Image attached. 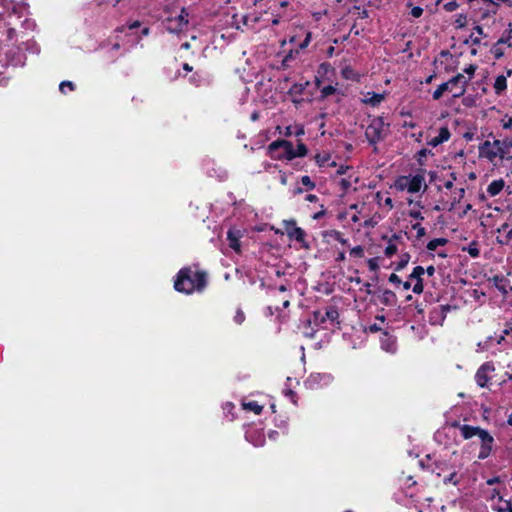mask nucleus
<instances>
[{"mask_svg": "<svg viewBox=\"0 0 512 512\" xmlns=\"http://www.w3.org/2000/svg\"><path fill=\"white\" fill-rule=\"evenodd\" d=\"M495 372V367L492 363H484L480 366L475 374V380L478 386L487 387L489 381L492 379Z\"/></svg>", "mask_w": 512, "mask_h": 512, "instance_id": "nucleus-10", "label": "nucleus"}, {"mask_svg": "<svg viewBox=\"0 0 512 512\" xmlns=\"http://www.w3.org/2000/svg\"><path fill=\"white\" fill-rule=\"evenodd\" d=\"M389 281L392 283H400V279L396 274H391L389 277Z\"/></svg>", "mask_w": 512, "mask_h": 512, "instance_id": "nucleus-46", "label": "nucleus"}, {"mask_svg": "<svg viewBox=\"0 0 512 512\" xmlns=\"http://www.w3.org/2000/svg\"><path fill=\"white\" fill-rule=\"evenodd\" d=\"M475 69H476V68H475V66H473V65H470L469 67H467V68L465 69V72L469 75V78L474 74Z\"/></svg>", "mask_w": 512, "mask_h": 512, "instance_id": "nucleus-45", "label": "nucleus"}, {"mask_svg": "<svg viewBox=\"0 0 512 512\" xmlns=\"http://www.w3.org/2000/svg\"><path fill=\"white\" fill-rule=\"evenodd\" d=\"M165 25L171 33L182 32L188 26V13L184 8L170 12L165 19Z\"/></svg>", "mask_w": 512, "mask_h": 512, "instance_id": "nucleus-7", "label": "nucleus"}, {"mask_svg": "<svg viewBox=\"0 0 512 512\" xmlns=\"http://www.w3.org/2000/svg\"><path fill=\"white\" fill-rule=\"evenodd\" d=\"M412 290L416 294H420V293L423 292V284H422V280L421 279L417 280V282L412 287Z\"/></svg>", "mask_w": 512, "mask_h": 512, "instance_id": "nucleus-35", "label": "nucleus"}, {"mask_svg": "<svg viewBox=\"0 0 512 512\" xmlns=\"http://www.w3.org/2000/svg\"><path fill=\"white\" fill-rule=\"evenodd\" d=\"M13 38V29H8L7 31V39L10 41Z\"/></svg>", "mask_w": 512, "mask_h": 512, "instance_id": "nucleus-54", "label": "nucleus"}, {"mask_svg": "<svg viewBox=\"0 0 512 512\" xmlns=\"http://www.w3.org/2000/svg\"><path fill=\"white\" fill-rule=\"evenodd\" d=\"M425 272L429 275V276H433L434 273H435V268L433 266H429Z\"/></svg>", "mask_w": 512, "mask_h": 512, "instance_id": "nucleus-49", "label": "nucleus"}, {"mask_svg": "<svg viewBox=\"0 0 512 512\" xmlns=\"http://www.w3.org/2000/svg\"><path fill=\"white\" fill-rule=\"evenodd\" d=\"M450 138V131L447 127H441L439 129L438 135L435 137H431L428 140V145L432 147H436L446 141H448Z\"/></svg>", "mask_w": 512, "mask_h": 512, "instance_id": "nucleus-17", "label": "nucleus"}, {"mask_svg": "<svg viewBox=\"0 0 512 512\" xmlns=\"http://www.w3.org/2000/svg\"><path fill=\"white\" fill-rule=\"evenodd\" d=\"M500 123L503 129L510 131L512 134V113L504 115Z\"/></svg>", "mask_w": 512, "mask_h": 512, "instance_id": "nucleus-24", "label": "nucleus"}, {"mask_svg": "<svg viewBox=\"0 0 512 512\" xmlns=\"http://www.w3.org/2000/svg\"><path fill=\"white\" fill-rule=\"evenodd\" d=\"M283 226L287 235L290 238L295 239L299 242H302L304 240L305 233L300 227L296 226V222L294 220H284Z\"/></svg>", "mask_w": 512, "mask_h": 512, "instance_id": "nucleus-12", "label": "nucleus"}, {"mask_svg": "<svg viewBox=\"0 0 512 512\" xmlns=\"http://www.w3.org/2000/svg\"><path fill=\"white\" fill-rule=\"evenodd\" d=\"M499 482V478L498 477H495V478H491V479H488L487 480V484L488 485H493L495 483Z\"/></svg>", "mask_w": 512, "mask_h": 512, "instance_id": "nucleus-52", "label": "nucleus"}, {"mask_svg": "<svg viewBox=\"0 0 512 512\" xmlns=\"http://www.w3.org/2000/svg\"><path fill=\"white\" fill-rule=\"evenodd\" d=\"M425 273V269L421 266H417L413 269L410 278H415L416 280L421 279V276Z\"/></svg>", "mask_w": 512, "mask_h": 512, "instance_id": "nucleus-30", "label": "nucleus"}, {"mask_svg": "<svg viewBox=\"0 0 512 512\" xmlns=\"http://www.w3.org/2000/svg\"><path fill=\"white\" fill-rule=\"evenodd\" d=\"M482 36H484L483 28L481 26H476L471 34L472 41L474 43H479Z\"/></svg>", "mask_w": 512, "mask_h": 512, "instance_id": "nucleus-27", "label": "nucleus"}, {"mask_svg": "<svg viewBox=\"0 0 512 512\" xmlns=\"http://www.w3.org/2000/svg\"><path fill=\"white\" fill-rule=\"evenodd\" d=\"M285 134L288 136H291V135L300 136V135L304 134V128L302 126H295V127L289 126L286 128Z\"/></svg>", "mask_w": 512, "mask_h": 512, "instance_id": "nucleus-26", "label": "nucleus"}, {"mask_svg": "<svg viewBox=\"0 0 512 512\" xmlns=\"http://www.w3.org/2000/svg\"><path fill=\"white\" fill-rule=\"evenodd\" d=\"M281 183L283 185H286L287 184V178H286V175L285 174H282L281 175V179H280Z\"/></svg>", "mask_w": 512, "mask_h": 512, "instance_id": "nucleus-56", "label": "nucleus"}, {"mask_svg": "<svg viewBox=\"0 0 512 512\" xmlns=\"http://www.w3.org/2000/svg\"><path fill=\"white\" fill-rule=\"evenodd\" d=\"M507 87V78L504 75H499L494 82V89L497 94L502 93Z\"/></svg>", "mask_w": 512, "mask_h": 512, "instance_id": "nucleus-22", "label": "nucleus"}, {"mask_svg": "<svg viewBox=\"0 0 512 512\" xmlns=\"http://www.w3.org/2000/svg\"><path fill=\"white\" fill-rule=\"evenodd\" d=\"M140 26V23L138 21H135L129 25L130 29H134Z\"/></svg>", "mask_w": 512, "mask_h": 512, "instance_id": "nucleus-55", "label": "nucleus"}, {"mask_svg": "<svg viewBox=\"0 0 512 512\" xmlns=\"http://www.w3.org/2000/svg\"><path fill=\"white\" fill-rule=\"evenodd\" d=\"M423 13V9L421 7H413L411 9V15L415 18H419Z\"/></svg>", "mask_w": 512, "mask_h": 512, "instance_id": "nucleus-41", "label": "nucleus"}, {"mask_svg": "<svg viewBox=\"0 0 512 512\" xmlns=\"http://www.w3.org/2000/svg\"><path fill=\"white\" fill-rule=\"evenodd\" d=\"M381 347L383 350L389 353H394L396 351V340L393 336L388 333H383V336L380 340Z\"/></svg>", "mask_w": 512, "mask_h": 512, "instance_id": "nucleus-18", "label": "nucleus"}, {"mask_svg": "<svg viewBox=\"0 0 512 512\" xmlns=\"http://www.w3.org/2000/svg\"><path fill=\"white\" fill-rule=\"evenodd\" d=\"M206 284V276L203 272L183 268L179 271L174 282V288L178 292L190 294L194 291H201Z\"/></svg>", "mask_w": 512, "mask_h": 512, "instance_id": "nucleus-1", "label": "nucleus"}, {"mask_svg": "<svg viewBox=\"0 0 512 512\" xmlns=\"http://www.w3.org/2000/svg\"><path fill=\"white\" fill-rule=\"evenodd\" d=\"M387 133V125L381 118H374L366 128V137L375 143L381 140Z\"/></svg>", "mask_w": 512, "mask_h": 512, "instance_id": "nucleus-8", "label": "nucleus"}, {"mask_svg": "<svg viewBox=\"0 0 512 512\" xmlns=\"http://www.w3.org/2000/svg\"><path fill=\"white\" fill-rule=\"evenodd\" d=\"M245 320V316H244V313L240 310H238L234 316V321L237 323V324H242Z\"/></svg>", "mask_w": 512, "mask_h": 512, "instance_id": "nucleus-37", "label": "nucleus"}, {"mask_svg": "<svg viewBox=\"0 0 512 512\" xmlns=\"http://www.w3.org/2000/svg\"><path fill=\"white\" fill-rule=\"evenodd\" d=\"M59 89L62 93H66V89L72 91L74 89V85L72 82L70 81H63L60 86H59Z\"/></svg>", "mask_w": 512, "mask_h": 512, "instance_id": "nucleus-31", "label": "nucleus"}, {"mask_svg": "<svg viewBox=\"0 0 512 512\" xmlns=\"http://www.w3.org/2000/svg\"><path fill=\"white\" fill-rule=\"evenodd\" d=\"M446 243V239L444 238H436L428 242L427 249L429 251L436 250L439 246H443Z\"/></svg>", "mask_w": 512, "mask_h": 512, "instance_id": "nucleus-25", "label": "nucleus"}, {"mask_svg": "<svg viewBox=\"0 0 512 512\" xmlns=\"http://www.w3.org/2000/svg\"><path fill=\"white\" fill-rule=\"evenodd\" d=\"M460 433L464 439H470L475 436L478 437L480 441L479 459H486L491 454L494 438L488 431L480 427L462 425L460 426Z\"/></svg>", "mask_w": 512, "mask_h": 512, "instance_id": "nucleus-2", "label": "nucleus"}, {"mask_svg": "<svg viewBox=\"0 0 512 512\" xmlns=\"http://www.w3.org/2000/svg\"><path fill=\"white\" fill-rule=\"evenodd\" d=\"M243 233L241 230L236 228L229 229L227 233V239L229 242L230 248H232L235 252H240V239L242 237Z\"/></svg>", "mask_w": 512, "mask_h": 512, "instance_id": "nucleus-15", "label": "nucleus"}, {"mask_svg": "<svg viewBox=\"0 0 512 512\" xmlns=\"http://www.w3.org/2000/svg\"><path fill=\"white\" fill-rule=\"evenodd\" d=\"M489 498L492 501L493 509L497 512H512L511 503L504 500L498 491L493 490Z\"/></svg>", "mask_w": 512, "mask_h": 512, "instance_id": "nucleus-11", "label": "nucleus"}, {"mask_svg": "<svg viewBox=\"0 0 512 512\" xmlns=\"http://www.w3.org/2000/svg\"><path fill=\"white\" fill-rule=\"evenodd\" d=\"M301 183L306 186L308 189H313L315 187L314 182L310 179L309 176H303L301 178Z\"/></svg>", "mask_w": 512, "mask_h": 512, "instance_id": "nucleus-33", "label": "nucleus"}, {"mask_svg": "<svg viewBox=\"0 0 512 512\" xmlns=\"http://www.w3.org/2000/svg\"><path fill=\"white\" fill-rule=\"evenodd\" d=\"M370 330H371V331H378V330H380V328H379V327H377V326H376V324H374V325H372V326L370 327Z\"/></svg>", "mask_w": 512, "mask_h": 512, "instance_id": "nucleus-59", "label": "nucleus"}, {"mask_svg": "<svg viewBox=\"0 0 512 512\" xmlns=\"http://www.w3.org/2000/svg\"><path fill=\"white\" fill-rule=\"evenodd\" d=\"M367 264L370 268V270L375 271L378 269V259L377 258H371L367 261Z\"/></svg>", "mask_w": 512, "mask_h": 512, "instance_id": "nucleus-40", "label": "nucleus"}, {"mask_svg": "<svg viewBox=\"0 0 512 512\" xmlns=\"http://www.w3.org/2000/svg\"><path fill=\"white\" fill-rule=\"evenodd\" d=\"M351 72H352L351 70L346 69V70H344V71H343V74H344V76H345L346 78H350V77H351V75H350V74H351Z\"/></svg>", "mask_w": 512, "mask_h": 512, "instance_id": "nucleus-57", "label": "nucleus"}, {"mask_svg": "<svg viewBox=\"0 0 512 512\" xmlns=\"http://www.w3.org/2000/svg\"><path fill=\"white\" fill-rule=\"evenodd\" d=\"M324 214H325V210H324V209H322L321 211H319V212H317V213H315V214L313 215V219H319V218H320L321 216H323Z\"/></svg>", "mask_w": 512, "mask_h": 512, "instance_id": "nucleus-51", "label": "nucleus"}, {"mask_svg": "<svg viewBox=\"0 0 512 512\" xmlns=\"http://www.w3.org/2000/svg\"><path fill=\"white\" fill-rule=\"evenodd\" d=\"M268 149L271 157L275 159L290 160L295 157L304 156L307 153V148L303 143H299L297 147L294 148L292 143L286 140L274 141L269 145Z\"/></svg>", "mask_w": 512, "mask_h": 512, "instance_id": "nucleus-3", "label": "nucleus"}, {"mask_svg": "<svg viewBox=\"0 0 512 512\" xmlns=\"http://www.w3.org/2000/svg\"><path fill=\"white\" fill-rule=\"evenodd\" d=\"M392 188L397 191L418 193L427 188L425 177L422 174L399 176L394 181Z\"/></svg>", "mask_w": 512, "mask_h": 512, "instance_id": "nucleus-4", "label": "nucleus"}, {"mask_svg": "<svg viewBox=\"0 0 512 512\" xmlns=\"http://www.w3.org/2000/svg\"><path fill=\"white\" fill-rule=\"evenodd\" d=\"M410 287H411V283H410V282H408V281H407V282H404V283H403V288H404V289H406V290H407V289H410Z\"/></svg>", "mask_w": 512, "mask_h": 512, "instance_id": "nucleus-58", "label": "nucleus"}, {"mask_svg": "<svg viewBox=\"0 0 512 512\" xmlns=\"http://www.w3.org/2000/svg\"><path fill=\"white\" fill-rule=\"evenodd\" d=\"M347 169H348L347 166H340L339 169L337 170V173L342 175L346 172Z\"/></svg>", "mask_w": 512, "mask_h": 512, "instance_id": "nucleus-53", "label": "nucleus"}, {"mask_svg": "<svg viewBox=\"0 0 512 512\" xmlns=\"http://www.w3.org/2000/svg\"><path fill=\"white\" fill-rule=\"evenodd\" d=\"M444 482H445V483H453V484H456V483H457L456 474H455V473H452L449 477H447V478H445V479H444Z\"/></svg>", "mask_w": 512, "mask_h": 512, "instance_id": "nucleus-42", "label": "nucleus"}, {"mask_svg": "<svg viewBox=\"0 0 512 512\" xmlns=\"http://www.w3.org/2000/svg\"><path fill=\"white\" fill-rule=\"evenodd\" d=\"M317 164L321 167L336 166L334 161H331V155L327 152L319 153L315 156Z\"/></svg>", "mask_w": 512, "mask_h": 512, "instance_id": "nucleus-20", "label": "nucleus"}, {"mask_svg": "<svg viewBox=\"0 0 512 512\" xmlns=\"http://www.w3.org/2000/svg\"><path fill=\"white\" fill-rule=\"evenodd\" d=\"M467 21H466V17L464 15H458L456 20H455V24L458 28H462L466 25Z\"/></svg>", "mask_w": 512, "mask_h": 512, "instance_id": "nucleus-34", "label": "nucleus"}, {"mask_svg": "<svg viewBox=\"0 0 512 512\" xmlns=\"http://www.w3.org/2000/svg\"><path fill=\"white\" fill-rule=\"evenodd\" d=\"M504 187V181L503 180H495L491 182L487 187V192L491 196H496L499 194Z\"/></svg>", "mask_w": 512, "mask_h": 512, "instance_id": "nucleus-21", "label": "nucleus"}, {"mask_svg": "<svg viewBox=\"0 0 512 512\" xmlns=\"http://www.w3.org/2000/svg\"><path fill=\"white\" fill-rule=\"evenodd\" d=\"M305 34V40L299 45L300 49H303L308 46L311 40V33L307 31H303Z\"/></svg>", "mask_w": 512, "mask_h": 512, "instance_id": "nucleus-39", "label": "nucleus"}, {"mask_svg": "<svg viewBox=\"0 0 512 512\" xmlns=\"http://www.w3.org/2000/svg\"><path fill=\"white\" fill-rule=\"evenodd\" d=\"M183 67H184V69H185L186 71H191V70H192V67H191V66H189L188 64H184V66H183Z\"/></svg>", "mask_w": 512, "mask_h": 512, "instance_id": "nucleus-61", "label": "nucleus"}, {"mask_svg": "<svg viewBox=\"0 0 512 512\" xmlns=\"http://www.w3.org/2000/svg\"><path fill=\"white\" fill-rule=\"evenodd\" d=\"M317 196L316 195H313V194H309L306 196V200L309 201V202H316L317 201Z\"/></svg>", "mask_w": 512, "mask_h": 512, "instance_id": "nucleus-48", "label": "nucleus"}, {"mask_svg": "<svg viewBox=\"0 0 512 512\" xmlns=\"http://www.w3.org/2000/svg\"><path fill=\"white\" fill-rule=\"evenodd\" d=\"M463 250L467 251L468 254L473 258L479 256V249L477 248V245L475 243H471L467 248H464Z\"/></svg>", "mask_w": 512, "mask_h": 512, "instance_id": "nucleus-28", "label": "nucleus"}, {"mask_svg": "<svg viewBox=\"0 0 512 512\" xmlns=\"http://www.w3.org/2000/svg\"><path fill=\"white\" fill-rule=\"evenodd\" d=\"M510 144L500 140H486L479 146V154L481 157L494 162L496 159H503L507 154Z\"/></svg>", "mask_w": 512, "mask_h": 512, "instance_id": "nucleus-5", "label": "nucleus"}, {"mask_svg": "<svg viewBox=\"0 0 512 512\" xmlns=\"http://www.w3.org/2000/svg\"><path fill=\"white\" fill-rule=\"evenodd\" d=\"M401 237L398 235H393L388 240V245L385 248V255L387 257H392L396 252L398 251V243L400 241Z\"/></svg>", "mask_w": 512, "mask_h": 512, "instance_id": "nucleus-19", "label": "nucleus"}, {"mask_svg": "<svg viewBox=\"0 0 512 512\" xmlns=\"http://www.w3.org/2000/svg\"><path fill=\"white\" fill-rule=\"evenodd\" d=\"M469 79H467L464 75L458 74L457 76L451 78L449 81L442 83L433 93V98L438 100L442 97V95L449 91L453 94L454 97H460L465 92V87L468 83Z\"/></svg>", "mask_w": 512, "mask_h": 512, "instance_id": "nucleus-6", "label": "nucleus"}, {"mask_svg": "<svg viewBox=\"0 0 512 512\" xmlns=\"http://www.w3.org/2000/svg\"><path fill=\"white\" fill-rule=\"evenodd\" d=\"M289 41L290 43H296V37L292 36Z\"/></svg>", "mask_w": 512, "mask_h": 512, "instance_id": "nucleus-64", "label": "nucleus"}, {"mask_svg": "<svg viewBox=\"0 0 512 512\" xmlns=\"http://www.w3.org/2000/svg\"><path fill=\"white\" fill-rule=\"evenodd\" d=\"M258 21V18L257 17H253L252 16H245L244 17V24L245 25H250V22H257Z\"/></svg>", "mask_w": 512, "mask_h": 512, "instance_id": "nucleus-43", "label": "nucleus"}, {"mask_svg": "<svg viewBox=\"0 0 512 512\" xmlns=\"http://www.w3.org/2000/svg\"><path fill=\"white\" fill-rule=\"evenodd\" d=\"M456 3L455 2H450V3H447L445 5V8L448 10V11H453L455 8H456Z\"/></svg>", "mask_w": 512, "mask_h": 512, "instance_id": "nucleus-47", "label": "nucleus"}, {"mask_svg": "<svg viewBox=\"0 0 512 512\" xmlns=\"http://www.w3.org/2000/svg\"><path fill=\"white\" fill-rule=\"evenodd\" d=\"M408 261H409V255L408 254L403 255L400 266L403 267L404 265L407 264Z\"/></svg>", "mask_w": 512, "mask_h": 512, "instance_id": "nucleus-50", "label": "nucleus"}, {"mask_svg": "<svg viewBox=\"0 0 512 512\" xmlns=\"http://www.w3.org/2000/svg\"><path fill=\"white\" fill-rule=\"evenodd\" d=\"M340 185L342 186V188L344 190H348L349 188H351L352 187L351 177H349L347 179L346 178L341 179Z\"/></svg>", "mask_w": 512, "mask_h": 512, "instance_id": "nucleus-36", "label": "nucleus"}, {"mask_svg": "<svg viewBox=\"0 0 512 512\" xmlns=\"http://www.w3.org/2000/svg\"><path fill=\"white\" fill-rule=\"evenodd\" d=\"M410 216L415 219H422L421 212L419 210H411Z\"/></svg>", "mask_w": 512, "mask_h": 512, "instance_id": "nucleus-44", "label": "nucleus"}, {"mask_svg": "<svg viewBox=\"0 0 512 512\" xmlns=\"http://www.w3.org/2000/svg\"><path fill=\"white\" fill-rule=\"evenodd\" d=\"M335 91H336V89L333 86L329 85V86L323 87L321 93L323 96L326 97V96L333 94Z\"/></svg>", "mask_w": 512, "mask_h": 512, "instance_id": "nucleus-38", "label": "nucleus"}, {"mask_svg": "<svg viewBox=\"0 0 512 512\" xmlns=\"http://www.w3.org/2000/svg\"><path fill=\"white\" fill-rule=\"evenodd\" d=\"M182 48L189 49L190 48V43L189 42H185L184 44H182Z\"/></svg>", "mask_w": 512, "mask_h": 512, "instance_id": "nucleus-60", "label": "nucleus"}, {"mask_svg": "<svg viewBox=\"0 0 512 512\" xmlns=\"http://www.w3.org/2000/svg\"><path fill=\"white\" fill-rule=\"evenodd\" d=\"M386 95L384 93H375V92H364L362 93L361 101L364 104L370 105L372 107L378 106L384 99Z\"/></svg>", "mask_w": 512, "mask_h": 512, "instance_id": "nucleus-14", "label": "nucleus"}, {"mask_svg": "<svg viewBox=\"0 0 512 512\" xmlns=\"http://www.w3.org/2000/svg\"><path fill=\"white\" fill-rule=\"evenodd\" d=\"M510 331H512V323L509 324V329L505 330V334H508Z\"/></svg>", "mask_w": 512, "mask_h": 512, "instance_id": "nucleus-62", "label": "nucleus"}, {"mask_svg": "<svg viewBox=\"0 0 512 512\" xmlns=\"http://www.w3.org/2000/svg\"><path fill=\"white\" fill-rule=\"evenodd\" d=\"M242 407L244 410L252 411L254 414L259 415L262 412L263 407L257 402H243Z\"/></svg>", "mask_w": 512, "mask_h": 512, "instance_id": "nucleus-23", "label": "nucleus"}, {"mask_svg": "<svg viewBox=\"0 0 512 512\" xmlns=\"http://www.w3.org/2000/svg\"><path fill=\"white\" fill-rule=\"evenodd\" d=\"M295 11L288 2H281L280 5L272 9V24L277 25L282 21H288L294 17Z\"/></svg>", "mask_w": 512, "mask_h": 512, "instance_id": "nucleus-9", "label": "nucleus"}, {"mask_svg": "<svg viewBox=\"0 0 512 512\" xmlns=\"http://www.w3.org/2000/svg\"><path fill=\"white\" fill-rule=\"evenodd\" d=\"M142 33H143V35H148L149 29L148 28L143 29Z\"/></svg>", "mask_w": 512, "mask_h": 512, "instance_id": "nucleus-63", "label": "nucleus"}, {"mask_svg": "<svg viewBox=\"0 0 512 512\" xmlns=\"http://www.w3.org/2000/svg\"><path fill=\"white\" fill-rule=\"evenodd\" d=\"M376 198L378 199V202L381 204V201L384 202L385 206L388 207V209H392L393 208V201L390 197H386L385 199H383V196L380 192H378L376 194Z\"/></svg>", "mask_w": 512, "mask_h": 512, "instance_id": "nucleus-29", "label": "nucleus"}, {"mask_svg": "<svg viewBox=\"0 0 512 512\" xmlns=\"http://www.w3.org/2000/svg\"><path fill=\"white\" fill-rule=\"evenodd\" d=\"M339 314L337 309L334 307L327 308L325 312L316 311L314 313L315 323H324L326 320L334 322L338 318Z\"/></svg>", "mask_w": 512, "mask_h": 512, "instance_id": "nucleus-13", "label": "nucleus"}, {"mask_svg": "<svg viewBox=\"0 0 512 512\" xmlns=\"http://www.w3.org/2000/svg\"><path fill=\"white\" fill-rule=\"evenodd\" d=\"M350 254L355 257H363L364 249L362 246H355L351 249Z\"/></svg>", "mask_w": 512, "mask_h": 512, "instance_id": "nucleus-32", "label": "nucleus"}, {"mask_svg": "<svg viewBox=\"0 0 512 512\" xmlns=\"http://www.w3.org/2000/svg\"><path fill=\"white\" fill-rule=\"evenodd\" d=\"M508 228H509L508 224L504 223L497 229V232L499 233V236L497 237V241L500 244L512 246V228L511 229H508Z\"/></svg>", "mask_w": 512, "mask_h": 512, "instance_id": "nucleus-16", "label": "nucleus"}]
</instances>
